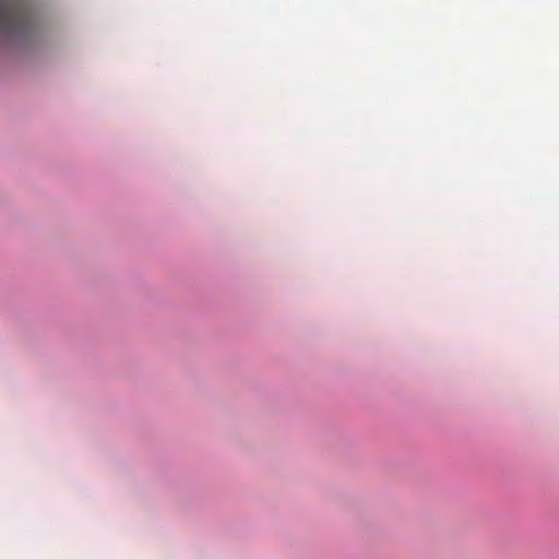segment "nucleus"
Instances as JSON below:
<instances>
[{
  "label": "nucleus",
  "mask_w": 559,
  "mask_h": 559,
  "mask_svg": "<svg viewBox=\"0 0 559 559\" xmlns=\"http://www.w3.org/2000/svg\"><path fill=\"white\" fill-rule=\"evenodd\" d=\"M37 17L27 0H0V33L12 38H28Z\"/></svg>",
  "instance_id": "obj_1"
}]
</instances>
